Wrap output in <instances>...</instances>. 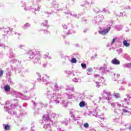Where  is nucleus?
<instances>
[{
    "mask_svg": "<svg viewBox=\"0 0 131 131\" xmlns=\"http://www.w3.org/2000/svg\"><path fill=\"white\" fill-rule=\"evenodd\" d=\"M113 95L114 96V97H115V98H116V99H119L120 96L119 93H115L113 94Z\"/></svg>",
    "mask_w": 131,
    "mask_h": 131,
    "instance_id": "7",
    "label": "nucleus"
},
{
    "mask_svg": "<svg viewBox=\"0 0 131 131\" xmlns=\"http://www.w3.org/2000/svg\"><path fill=\"white\" fill-rule=\"evenodd\" d=\"M4 90L6 92H9V91H10V90H11V87L9 85H6L4 87Z\"/></svg>",
    "mask_w": 131,
    "mask_h": 131,
    "instance_id": "3",
    "label": "nucleus"
},
{
    "mask_svg": "<svg viewBox=\"0 0 131 131\" xmlns=\"http://www.w3.org/2000/svg\"><path fill=\"white\" fill-rule=\"evenodd\" d=\"M122 111H123V112H125V113H126L127 112V111L125 109H123Z\"/></svg>",
    "mask_w": 131,
    "mask_h": 131,
    "instance_id": "16",
    "label": "nucleus"
},
{
    "mask_svg": "<svg viewBox=\"0 0 131 131\" xmlns=\"http://www.w3.org/2000/svg\"><path fill=\"white\" fill-rule=\"evenodd\" d=\"M98 82V83H101V82H102V80H99Z\"/></svg>",
    "mask_w": 131,
    "mask_h": 131,
    "instance_id": "18",
    "label": "nucleus"
},
{
    "mask_svg": "<svg viewBox=\"0 0 131 131\" xmlns=\"http://www.w3.org/2000/svg\"><path fill=\"white\" fill-rule=\"evenodd\" d=\"M110 29H111V28L109 27L108 29H105L99 32V33H100V34H102V35H105V34H107V33H108L109 32V31H110Z\"/></svg>",
    "mask_w": 131,
    "mask_h": 131,
    "instance_id": "1",
    "label": "nucleus"
},
{
    "mask_svg": "<svg viewBox=\"0 0 131 131\" xmlns=\"http://www.w3.org/2000/svg\"><path fill=\"white\" fill-rule=\"evenodd\" d=\"M5 129L6 130H10V129H11V127L8 124H7L5 126Z\"/></svg>",
    "mask_w": 131,
    "mask_h": 131,
    "instance_id": "6",
    "label": "nucleus"
},
{
    "mask_svg": "<svg viewBox=\"0 0 131 131\" xmlns=\"http://www.w3.org/2000/svg\"><path fill=\"white\" fill-rule=\"evenodd\" d=\"M79 106L81 108H83V107H85V102L84 101H82L80 102Z\"/></svg>",
    "mask_w": 131,
    "mask_h": 131,
    "instance_id": "4",
    "label": "nucleus"
},
{
    "mask_svg": "<svg viewBox=\"0 0 131 131\" xmlns=\"http://www.w3.org/2000/svg\"><path fill=\"white\" fill-rule=\"evenodd\" d=\"M126 67H127V68H130V67H131V63H127L126 64Z\"/></svg>",
    "mask_w": 131,
    "mask_h": 131,
    "instance_id": "14",
    "label": "nucleus"
},
{
    "mask_svg": "<svg viewBox=\"0 0 131 131\" xmlns=\"http://www.w3.org/2000/svg\"><path fill=\"white\" fill-rule=\"evenodd\" d=\"M115 40H116V39L114 38V39H113L112 43H114V42H115Z\"/></svg>",
    "mask_w": 131,
    "mask_h": 131,
    "instance_id": "17",
    "label": "nucleus"
},
{
    "mask_svg": "<svg viewBox=\"0 0 131 131\" xmlns=\"http://www.w3.org/2000/svg\"><path fill=\"white\" fill-rule=\"evenodd\" d=\"M87 71L88 72H92V69L91 68H89L88 70H87Z\"/></svg>",
    "mask_w": 131,
    "mask_h": 131,
    "instance_id": "15",
    "label": "nucleus"
},
{
    "mask_svg": "<svg viewBox=\"0 0 131 131\" xmlns=\"http://www.w3.org/2000/svg\"><path fill=\"white\" fill-rule=\"evenodd\" d=\"M43 26H47L48 25V21L45 20L43 23Z\"/></svg>",
    "mask_w": 131,
    "mask_h": 131,
    "instance_id": "11",
    "label": "nucleus"
},
{
    "mask_svg": "<svg viewBox=\"0 0 131 131\" xmlns=\"http://www.w3.org/2000/svg\"><path fill=\"white\" fill-rule=\"evenodd\" d=\"M123 43L125 47H129L130 45L129 43H127V41H126V40H124L123 41Z\"/></svg>",
    "mask_w": 131,
    "mask_h": 131,
    "instance_id": "5",
    "label": "nucleus"
},
{
    "mask_svg": "<svg viewBox=\"0 0 131 131\" xmlns=\"http://www.w3.org/2000/svg\"><path fill=\"white\" fill-rule=\"evenodd\" d=\"M81 66L83 69H86V64L85 63H81Z\"/></svg>",
    "mask_w": 131,
    "mask_h": 131,
    "instance_id": "8",
    "label": "nucleus"
},
{
    "mask_svg": "<svg viewBox=\"0 0 131 131\" xmlns=\"http://www.w3.org/2000/svg\"><path fill=\"white\" fill-rule=\"evenodd\" d=\"M112 63L114 65H119L120 64V61L117 60L116 58L113 59L112 61Z\"/></svg>",
    "mask_w": 131,
    "mask_h": 131,
    "instance_id": "2",
    "label": "nucleus"
},
{
    "mask_svg": "<svg viewBox=\"0 0 131 131\" xmlns=\"http://www.w3.org/2000/svg\"><path fill=\"white\" fill-rule=\"evenodd\" d=\"M129 128L130 130H131V126H130L129 127Z\"/></svg>",
    "mask_w": 131,
    "mask_h": 131,
    "instance_id": "19",
    "label": "nucleus"
},
{
    "mask_svg": "<svg viewBox=\"0 0 131 131\" xmlns=\"http://www.w3.org/2000/svg\"><path fill=\"white\" fill-rule=\"evenodd\" d=\"M83 126H84V127H85V128H88V127H89V126H90V125H89V123H85L84 124Z\"/></svg>",
    "mask_w": 131,
    "mask_h": 131,
    "instance_id": "10",
    "label": "nucleus"
},
{
    "mask_svg": "<svg viewBox=\"0 0 131 131\" xmlns=\"http://www.w3.org/2000/svg\"><path fill=\"white\" fill-rule=\"evenodd\" d=\"M24 26L25 28H27V27H29V26H30V24H29V23H27L24 25Z\"/></svg>",
    "mask_w": 131,
    "mask_h": 131,
    "instance_id": "12",
    "label": "nucleus"
},
{
    "mask_svg": "<svg viewBox=\"0 0 131 131\" xmlns=\"http://www.w3.org/2000/svg\"><path fill=\"white\" fill-rule=\"evenodd\" d=\"M71 62L72 63H76V62H77V60H76V59H75V58H72Z\"/></svg>",
    "mask_w": 131,
    "mask_h": 131,
    "instance_id": "9",
    "label": "nucleus"
},
{
    "mask_svg": "<svg viewBox=\"0 0 131 131\" xmlns=\"http://www.w3.org/2000/svg\"><path fill=\"white\" fill-rule=\"evenodd\" d=\"M2 75H4V71L1 70V71H0V77H1V76H2Z\"/></svg>",
    "mask_w": 131,
    "mask_h": 131,
    "instance_id": "13",
    "label": "nucleus"
},
{
    "mask_svg": "<svg viewBox=\"0 0 131 131\" xmlns=\"http://www.w3.org/2000/svg\"><path fill=\"white\" fill-rule=\"evenodd\" d=\"M11 32L13 31V29H11Z\"/></svg>",
    "mask_w": 131,
    "mask_h": 131,
    "instance_id": "21",
    "label": "nucleus"
},
{
    "mask_svg": "<svg viewBox=\"0 0 131 131\" xmlns=\"http://www.w3.org/2000/svg\"><path fill=\"white\" fill-rule=\"evenodd\" d=\"M100 78H102V79H104V78H103V77H101Z\"/></svg>",
    "mask_w": 131,
    "mask_h": 131,
    "instance_id": "20",
    "label": "nucleus"
}]
</instances>
